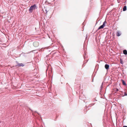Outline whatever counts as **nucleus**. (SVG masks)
<instances>
[{"label": "nucleus", "instance_id": "nucleus-1", "mask_svg": "<svg viewBox=\"0 0 127 127\" xmlns=\"http://www.w3.org/2000/svg\"><path fill=\"white\" fill-rule=\"evenodd\" d=\"M36 8V6L35 4L31 6L29 9L30 12H32L33 10L35 9Z\"/></svg>", "mask_w": 127, "mask_h": 127}, {"label": "nucleus", "instance_id": "nucleus-9", "mask_svg": "<svg viewBox=\"0 0 127 127\" xmlns=\"http://www.w3.org/2000/svg\"><path fill=\"white\" fill-rule=\"evenodd\" d=\"M122 83L123 85H126V84L125 82L123 80H122Z\"/></svg>", "mask_w": 127, "mask_h": 127}, {"label": "nucleus", "instance_id": "nucleus-7", "mask_svg": "<svg viewBox=\"0 0 127 127\" xmlns=\"http://www.w3.org/2000/svg\"><path fill=\"white\" fill-rule=\"evenodd\" d=\"M123 53L125 55L127 54V51L126 50H124L123 51Z\"/></svg>", "mask_w": 127, "mask_h": 127}, {"label": "nucleus", "instance_id": "nucleus-3", "mask_svg": "<svg viewBox=\"0 0 127 127\" xmlns=\"http://www.w3.org/2000/svg\"><path fill=\"white\" fill-rule=\"evenodd\" d=\"M38 43L37 42H34L33 43V45L35 47L37 46L38 45Z\"/></svg>", "mask_w": 127, "mask_h": 127}, {"label": "nucleus", "instance_id": "nucleus-6", "mask_svg": "<svg viewBox=\"0 0 127 127\" xmlns=\"http://www.w3.org/2000/svg\"><path fill=\"white\" fill-rule=\"evenodd\" d=\"M127 10V7L126 6H124L123 8V11H125L126 10Z\"/></svg>", "mask_w": 127, "mask_h": 127}, {"label": "nucleus", "instance_id": "nucleus-8", "mask_svg": "<svg viewBox=\"0 0 127 127\" xmlns=\"http://www.w3.org/2000/svg\"><path fill=\"white\" fill-rule=\"evenodd\" d=\"M18 65L19 66H23L24 65L22 63H20L18 64Z\"/></svg>", "mask_w": 127, "mask_h": 127}, {"label": "nucleus", "instance_id": "nucleus-12", "mask_svg": "<svg viewBox=\"0 0 127 127\" xmlns=\"http://www.w3.org/2000/svg\"><path fill=\"white\" fill-rule=\"evenodd\" d=\"M125 95H127V94H126V93H125Z\"/></svg>", "mask_w": 127, "mask_h": 127}, {"label": "nucleus", "instance_id": "nucleus-11", "mask_svg": "<svg viewBox=\"0 0 127 127\" xmlns=\"http://www.w3.org/2000/svg\"><path fill=\"white\" fill-rule=\"evenodd\" d=\"M127 127V126H124L123 127Z\"/></svg>", "mask_w": 127, "mask_h": 127}, {"label": "nucleus", "instance_id": "nucleus-10", "mask_svg": "<svg viewBox=\"0 0 127 127\" xmlns=\"http://www.w3.org/2000/svg\"><path fill=\"white\" fill-rule=\"evenodd\" d=\"M120 61L121 63V64H123V61H122V60L121 59Z\"/></svg>", "mask_w": 127, "mask_h": 127}, {"label": "nucleus", "instance_id": "nucleus-2", "mask_svg": "<svg viewBox=\"0 0 127 127\" xmlns=\"http://www.w3.org/2000/svg\"><path fill=\"white\" fill-rule=\"evenodd\" d=\"M106 23V22L105 21L103 24L100 26L98 28V30H99L103 28L105 26V24Z\"/></svg>", "mask_w": 127, "mask_h": 127}, {"label": "nucleus", "instance_id": "nucleus-5", "mask_svg": "<svg viewBox=\"0 0 127 127\" xmlns=\"http://www.w3.org/2000/svg\"><path fill=\"white\" fill-rule=\"evenodd\" d=\"M121 32L119 31H118L117 32V35L118 36H119L121 35Z\"/></svg>", "mask_w": 127, "mask_h": 127}, {"label": "nucleus", "instance_id": "nucleus-4", "mask_svg": "<svg viewBox=\"0 0 127 127\" xmlns=\"http://www.w3.org/2000/svg\"><path fill=\"white\" fill-rule=\"evenodd\" d=\"M105 68L107 70L108 69L109 67V66L108 64H106L105 66Z\"/></svg>", "mask_w": 127, "mask_h": 127}]
</instances>
